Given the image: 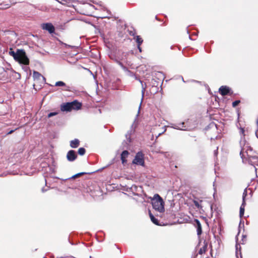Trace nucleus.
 I'll list each match as a JSON object with an SVG mask.
<instances>
[{"label": "nucleus", "mask_w": 258, "mask_h": 258, "mask_svg": "<svg viewBox=\"0 0 258 258\" xmlns=\"http://www.w3.org/2000/svg\"><path fill=\"white\" fill-rule=\"evenodd\" d=\"M149 216H150L151 220L154 224H155L157 225H159L158 220L154 217V216L153 215V214L150 212H149Z\"/></svg>", "instance_id": "a211bd4d"}, {"label": "nucleus", "mask_w": 258, "mask_h": 258, "mask_svg": "<svg viewBox=\"0 0 258 258\" xmlns=\"http://www.w3.org/2000/svg\"><path fill=\"white\" fill-rule=\"evenodd\" d=\"M55 86H59V87H63V86H66V84L62 82V81H58V82H56L55 84Z\"/></svg>", "instance_id": "412c9836"}, {"label": "nucleus", "mask_w": 258, "mask_h": 258, "mask_svg": "<svg viewBox=\"0 0 258 258\" xmlns=\"http://www.w3.org/2000/svg\"><path fill=\"white\" fill-rule=\"evenodd\" d=\"M86 150L84 148H80L78 150V154L81 156L85 154Z\"/></svg>", "instance_id": "aec40b11"}, {"label": "nucleus", "mask_w": 258, "mask_h": 258, "mask_svg": "<svg viewBox=\"0 0 258 258\" xmlns=\"http://www.w3.org/2000/svg\"><path fill=\"white\" fill-rule=\"evenodd\" d=\"M140 46H141V45H138V46H138V49H139V51H140V52H142V48H141V47H140Z\"/></svg>", "instance_id": "bb28decb"}, {"label": "nucleus", "mask_w": 258, "mask_h": 258, "mask_svg": "<svg viewBox=\"0 0 258 258\" xmlns=\"http://www.w3.org/2000/svg\"><path fill=\"white\" fill-rule=\"evenodd\" d=\"M163 132H162V133H159L157 137H159V136H160Z\"/></svg>", "instance_id": "e433bc0d"}, {"label": "nucleus", "mask_w": 258, "mask_h": 258, "mask_svg": "<svg viewBox=\"0 0 258 258\" xmlns=\"http://www.w3.org/2000/svg\"><path fill=\"white\" fill-rule=\"evenodd\" d=\"M134 39L135 40L136 42L137 43L138 45H141L143 42V39L140 36H138V35L134 37Z\"/></svg>", "instance_id": "6ab92c4d"}, {"label": "nucleus", "mask_w": 258, "mask_h": 258, "mask_svg": "<svg viewBox=\"0 0 258 258\" xmlns=\"http://www.w3.org/2000/svg\"><path fill=\"white\" fill-rule=\"evenodd\" d=\"M41 27L42 29L48 31L50 34L54 33L55 31L54 27L50 23L42 24Z\"/></svg>", "instance_id": "423d86ee"}, {"label": "nucleus", "mask_w": 258, "mask_h": 258, "mask_svg": "<svg viewBox=\"0 0 258 258\" xmlns=\"http://www.w3.org/2000/svg\"><path fill=\"white\" fill-rule=\"evenodd\" d=\"M77 157V154L74 150H70L67 154V159L69 162H73Z\"/></svg>", "instance_id": "0eeeda50"}, {"label": "nucleus", "mask_w": 258, "mask_h": 258, "mask_svg": "<svg viewBox=\"0 0 258 258\" xmlns=\"http://www.w3.org/2000/svg\"><path fill=\"white\" fill-rule=\"evenodd\" d=\"M257 130L255 133V134H256V136L257 137V132H258V120L257 121Z\"/></svg>", "instance_id": "2f4dec72"}, {"label": "nucleus", "mask_w": 258, "mask_h": 258, "mask_svg": "<svg viewBox=\"0 0 258 258\" xmlns=\"http://www.w3.org/2000/svg\"><path fill=\"white\" fill-rule=\"evenodd\" d=\"M240 134L241 136V139H245V138H244V136H245V135H244V130L243 128H240Z\"/></svg>", "instance_id": "4be33fe9"}, {"label": "nucleus", "mask_w": 258, "mask_h": 258, "mask_svg": "<svg viewBox=\"0 0 258 258\" xmlns=\"http://www.w3.org/2000/svg\"><path fill=\"white\" fill-rule=\"evenodd\" d=\"M128 152L126 150L123 151L121 154V160L123 164L126 162V158L128 155Z\"/></svg>", "instance_id": "2eb2a0df"}, {"label": "nucleus", "mask_w": 258, "mask_h": 258, "mask_svg": "<svg viewBox=\"0 0 258 258\" xmlns=\"http://www.w3.org/2000/svg\"><path fill=\"white\" fill-rule=\"evenodd\" d=\"M46 191V189H44V188H42V192H44V191Z\"/></svg>", "instance_id": "f704fd0d"}, {"label": "nucleus", "mask_w": 258, "mask_h": 258, "mask_svg": "<svg viewBox=\"0 0 258 258\" xmlns=\"http://www.w3.org/2000/svg\"><path fill=\"white\" fill-rule=\"evenodd\" d=\"M245 197L244 196H243V201H242V203L240 206V211H239V216L240 217H242L243 215H244V207H245Z\"/></svg>", "instance_id": "ddd939ff"}, {"label": "nucleus", "mask_w": 258, "mask_h": 258, "mask_svg": "<svg viewBox=\"0 0 258 258\" xmlns=\"http://www.w3.org/2000/svg\"><path fill=\"white\" fill-rule=\"evenodd\" d=\"M84 174V172H81V173H78V174H76V175H77V177H78V176H80V175H82V174Z\"/></svg>", "instance_id": "c85d7f7f"}, {"label": "nucleus", "mask_w": 258, "mask_h": 258, "mask_svg": "<svg viewBox=\"0 0 258 258\" xmlns=\"http://www.w3.org/2000/svg\"><path fill=\"white\" fill-rule=\"evenodd\" d=\"M217 154H218V148L217 149V150L214 151V155L215 156H217Z\"/></svg>", "instance_id": "cd10ccee"}, {"label": "nucleus", "mask_w": 258, "mask_h": 258, "mask_svg": "<svg viewBox=\"0 0 258 258\" xmlns=\"http://www.w3.org/2000/svg\"><path fill=\"white\" fill-rule=\"evenodd\" d=\"M230 88L229 87L226 86H222L219 89L220 93L222 96H225L228 94L230 93Z\"/></svg>", "instance_id": "1a4fd4ad"}, {"label": "nucleus", "mask_w": 258, "mask_h": 258, "mask_svg": "<svg viewBox=\"0 0 258 258\" xmlns=\"http://www.w3.org/2000/svg\"><path fill=\"white\" fill-rule=\"evenodd\" d=\"M33 77L35 81L40 80L43 82H45L46 79L41 74L36 71H34L33 73Z\"/></svg>", "instance_id": "9d476101"}, {"label": "nucleus", "mask_w": 258, "mask_h": 258, "mask_svg": "<svg viewBox=\"0 0 258 258\" xmlns=\"http://www.w3.org/2000/svg\"><path fill=\"white\" fill-rule=\"evenodd\" d=\"M58 114L57 112H50L48 114V117L50 118L53 116L56 115Z\"/></svg>", "instance_id": "b1692460"}, {"label": "nucleus", "mask_w": 258, "mask_h": 258, "mask_svg": "<svg viewBox=\"0 0 258 258\" xmlns=\"http://www.w3.org/2000/svg\"><path fill=\"white\" fill-rule=\"evenodd\" d=\"M181 79H182V81H183V82H184V81L183 78V77H181Z\"/></svg>", "instance_id": "58836bf2"}, {"label": "nucleus", "mask_w": 258, "mask_h": 258, "mask_svg": "<svg viewBox=\"0 0 258 258\" xmlns=\"http://www.w3.org/2000/svg\"><path fill=\"white\" fill-rule=\"evenodd\" d=\"M238 245L237 244L236 245V251H237V249H238Z\"/></svg>", "instance_id": "c9c22d12"}, {"label": "nucleus", "mask_w": 258, "mask_h": 258, "mask_svg": "<svg viewBox=\"0 0 258 258\" xmlns=\"http://www.w3.org/2000/svg\"><path fill=\"white\" fill-rule=\"evenodd\" d=\"M15 130H11L8 133V135H10V134H12L14 132Z\"/></svg>", "instance_id": "7c9ffc66"}, {"label": "nucleus", "mask_w": 258, "mask_h": 258, "mask_svg": "<svg viewBox=\"0 0 258 258\" xmlns=\"http://www.w3.org/2000/svg\"><path fill=\"white\" fill-rule=\"evenodd\" d=\"M239 103H240V101L239 100H236V101L233 102V103H232V106L233 107H235L237 105H238Z\"/></svg>", "instance_id": "a878e982"}, {"label": "nucleus", "mask_w": 258, "mask_h": 258, "mask_svg": "<svg viewBox=\"0 0 258 258\" xmlns=\"http://www.w3.org/2000/svg\"><path fill=\"white\" fill-rule=\"evenodd\" d=\"M133 163L143 166H144V155L141 152H139L137 153L133 161Z\"/></svg>", "instance_id": "39448f33"}, {"label": "nucleus", "mask_w": 258, "mask_h": 258, "mask_svg": "<svg viewBox=\"0 0 258 258\" xmlns=\"http://www.w3.org/2000/svg\"><path fill=\"white\" fill-rule=\"evenodd\" d=\"M82 103L77 100L63 103L60 105L62 111L70 112L73 110H78L81 108Z\"/></svg>", "instance_id": "7ed1b4c3"}, {"label": "nucleus", "mask_w": 258, "mask_h": 258, "mask_svg": "<svg viewBox=\"0 0 258 258\" xmlns=\"http://www.w3.org/2000/svg\"><path fill=\"white\" fill-rule=\"evenodd\" d=\"M211 210L212 211V209H213V206L212 205L211 206Z\"/></svg>", "instance_id": "4c0bfd02"}, {"label": "nucleus", "mask_w": 258, "mask_h": 258, "mask_svg": "<svg viewBox=\"0 0 258 258\" xmlns=\"http://www.w3.org/2000/svg\"><path fill=\"white\" fill-rule=\"evenodd\" d=\"M194 205L195 206L199 209H202V206L201 205V203L202 202V200H194L193 201Z\"/></svg>", "instance_id": "f3484780"}, {"label": "nucleus", "mask_w": 258, "mask_h": 258, "mask_svg": "<svg viewBox=\"0 0 258 258\" xmlns=\"http://www.w3.org/2000/svg\"><path fill=\"white\" fill-rule=\"evenodd\" d=\"M90 258H91V256H90Z\"/></svg>", "instance_id": "ea45409f"}, {"label": "nucleus", "mask_w": 258, "mask_h": 258, "mask_svg": "<svg viewBox=\"0 0 258 258\" xmlns=\"http://www.w3.org/2000/svg\"><path fill=\"white\" fill-rule=\"evenodd\" d=\"M207 247H208V243L204 241V245L200 248L199 251V254H202L206 252V251L207 250Z\"/></svg>", "instance_id": "dca6fc26"}, {"label": "nucleus", "mask_w": 258, "mask_h": 258, "mask_svg": "<svg viewBox=\"0 0 258 258\" xmlns=\"http://www.w3.org/2000/svg\"><path fill=\"white\" fill-rule=\"evenodd\" d=\"M84 174V172H81V173H78V174H76V175H77V177H78V176H80V175H82V174Z\"/></svg>", "instance_id": "c756f323"}, {"label": "nucleus", "mask_w": 258, "mask_h": 258, "mask_svg": "<svg viewBox=\"0 0 258 258\" xmlns=\"http://www.w3.org/2000/svg\"><path fill=\"white\" fill-rule=\"evenodd\" d=\"M139 188H141L140 187H139ZM139 188V187H138L137 185H133L132 186V187H131V189L132 190V191L133 192H134V191H138V189Z\"/></svg>", "instance_id": "5701e85b"}, {"label": "nucleus", "mask_w": 258, "mask_h": 258, "mask_svg": "<svg viewBox=\"0 0 258 258\" xmlns=\"http://www.w3.org/2000/svg\"><path fill=\"white\" fill-rule=\"evenodd\" d=\"M77 177V176L76 175V174H75V175H73V176L71 177V178H76V177Z\"/></svg>", "instance_id": "72a5a7b5"}, {"label": "nucleus", "mask_w": 258, "mask_h": 258, "mask_svg": "<svg viewBox=\"0 0 258 258\" xmlns=\"http://www.w3.org/2000/svg\"><path fill=\"white\" fill-rule=\"evenodd\" d=\"M80 145V141L78 139H75L70 141V146L72 148H76Z\"/></svg>", "instance_id": "4468645a"}, {"label": "nucleus", "mask_w": 258, "mask_h": 258, "mask_svg": "<svg viewBox=\"0 0 258 258\" xmlns=\"http://www.w3.org/2000/svg\"><path fill=\"white\" fill-rule=\"evenodd\" d=\"M241 151L240 155L241 158L247 159L250 164L254 166L255 170L256 172L257 168L255 166V163L257 161V157L252 156V149L250 147L249 144L247 143L244 139H241L239 142Z\"/></svg>", "instance_id": "f257e3e1"}, {"label": "nucleus", "mask_w": 258, "mask_h": 258, "mask_svg": "<svg viewBox=\"0 0 258 258\" xmlns=\"http://www.w3.org/2000/svg\"><path fill=\"white\" fill-rule=\"evenodd\" d=\"M132 132H133V130L132 129H131L127 132L126 134L125 135L126 141H123V145L126 148L128 147V146H129V144L131 142V136Z\"/></svg>", "instance_id": "6e6552de"}, {"label": "nucleus", "mask_w": 258, "mask_h": 258, "mask_svg": "<svg viewBox=\"0 0 258 258\" xmlns=\"http://www.w3.org/2000/svg\"><path fill=\"white\" fill-rule=\"evenodd\" d=\"M142 100L143 99V97H144V95L145 91V90H146V88L143 87V85L142 83Z\"/></svg>", "instance_id": "393cba45"}, {"label": "nucleus", "mask_w": 258, "mask_h": 258, "mask_svg": "<svg viewBox=\"0 0 258 258\" xmlns=\"http://www.w3.org/2000/svg\"><path fill=\"white\" fill-rule=\"evenodd\" d=\"M157 198L153 199L152 201L153 208L157 211L162 213L164 211V202L163 199L158 195H156Z\"/></svg>", "instance_id": "20e7f679"}, {"label": "nucleus", "mask_w": 258, "mask_h": 258, "mask_svg": "<svg viewBox=\"0 0 258 258\" xmlns=\"http://www.w3.org/2000/svg\"><path fill=\"white\" fill-rule=\"evenodd\" d=\"M170 127L179 130L186 131L187 130L186 128H185L184 122L178 124H172Z\"/></svg>", "instance_id": "9b49d317"}, {"label": "nucleus", "mask_w": 258, "mask_h": 258, "mask_svg": "<svg viewBox=\"0 0 258 258\" xmlns=\"http://www.w3.org/2000/svg\"><path fill=\"white\" fill-rule=\"evenodd\" d=\"M9 54L12 56L14 59L20 63L28 65L29 63V58L23 49H17L16 52L12 50L9 51Z\"/></svg>", "instance_id": "f03ea898"}, {"label": "nucleus", "mask_w": 258, "mask_h": 258, "mask_svg": "<svg viewBox=\"0 0 258 258\" xmlns=\"http://www.w3.org/2000/svg\"><path fill=\"white\" fill-rule=\"evenodd\" d=\"M194 222H195V227L197 228V234L198 236H200L201 235V234L202 233V228L201 224L198 219H195Z\"/></svg>", "instance_id": "f8f14e48"}, {"label": "nucleus", "mask_w": 258, "mask_h": 258, "mask_svg": "<svg viewBox=\"0 0 258 258\" xmlns=\"http://www.w3.org/2000/svg\"><path fill=\"white\" fill-rule=\"evenodd\" d=\"M118 64H119L121 67H123V64H122V63H121V62H120L118 61Z\"/></svg>", "instance_id": "473e14b6"}]
</instances>
